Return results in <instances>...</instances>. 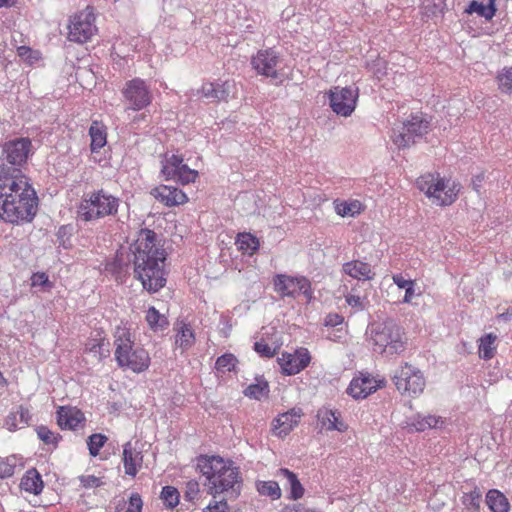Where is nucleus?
Listing matches in <instances>:
<instances>
[{"instance_id":"nucleus-1","label":"nucleus","mask_w":512,"mask_h":512,"mask_svg":"<svg viewBox=\"0 0 512 512\" xmlns=\"http://www.w3.org/2000/svg\"><path fill=\"white\" fill-rule=\"evenodd\" d=\"M129 250L134 277L151 294L161 290L167 282L164 269L166 253L157 243L156 233L147 228L139 230Z\"/></svg>"},{"instance_id":"nucleus-2","label":"nucleus","mask_w":512,"mask_h":512,"mask_svg":"<svg viewBox=\"0 0 512 512\" xmlns=\"http://www.w3.org/2000/svg\"><path fill=\"white\" fill-rule=\"evenodd\" d=\"M37 196L19 169L0 171V217L10 223L31 221L36 214Z\"/></svg>"},{"instance_id":"nucleus-3","label":"nucleus","mask_w":512,"mask_h":512,"mask_svg":"<svg viewBox=\"0 0 512 512\" xmlns=\"http://www.w3.org/2000/svg\"><path fill=\"white\" fill-rule=\"evenodd\" d=\"M197 469L206 478L205 485L212 495L230 492L240 494L241 475L239 467L220 456L201 455L197 458Z\"/></svg>"},{"instance_id":"nucleus-4","label":"nucleus","mask_w":512,"mask_h":512,"mask_svg":"<svg viewBox=\"0 0 512 512\" xmlns=\"http://www.w3.org/2000/svg\"><path fill=\"white\" fill-rule=\"evenodd\" d=\"M115 360L122 369L142 373L150 366V356L146 349L135 345L132 333L125 326H117L114 331Z\"/></svg>"},{"instance_id":"nucleus-5","label":"nucleus","mask_w":512,"mask_h":512,"mask_svg":"<svg viewBox=\"0 0 512 512\" xmlns=\"http://www.w3.org/2000/svg\"><path fill=\"white\" fill-rule=\"evenodd\" d=\"M121 200L109 191L100 188L85 192L77 207V218L85 223L97 222L118 215Z\"/></svg>"},{"instance_id":"nucleus-6","label":"nucleus","mask_w":512,"mask_h":512,"mask_svg":"<svg viewBox=\"0 0 512 512\" xmlns=\"http://www.w3.org/2000/svg\"><path fill=\"white\" fill-rule=\"evenodd\" d=\"M367 335L373 351L386 358H392L406 350L404 333L392 320L371 324Z\"/></svg>"},{"instance_id":"nucleus-7","label":"nucleus","mask_w":512,"mask_h":512,"mask_svg":"<svg viewBox=\"0 0 512 512\" xmlns=\"http://www.w3.org/2000/svg\"><path fill=\"white\" fill-rule=\"evenodd\" d=\"M416 185L418 189L432 199L433 203L439 206L451 205L457 199L460 190L459 184L444 178H440L439 174L428 173L420 176Z\"/></svg>"},{"instance_id":"nucleus-8","label":"nucleus","mask_w":512,"mask_h":512,"mask_svg":"<svg viewBox=\"0 0 512 512\" xmlns=\"http://www.w3.org/2000/svg\"><path fill=\"white\" fill-rule=\"evenodd\" d=\"M430 129V118L422 112H416L410 114L401 126L393 128L390 138L399 149H404L416 143L417 139L425 136Z\"/></svg>"},{"instance_id":"nucleus-9","label":"nucleus","mask_w":512,"mask_h":512,"mask_svg":"<svg viewBox=\"0 0 512 512\" xmlns=\"http://www.w3.org/2000/svg\"><path fill=\"white\" fill-rule=\"evenodd\" d=\"M393 381L400 393L411 397L420 395L426 384L423 373L408 363H404L396 370Z\"/></svg>"},{"instance_id":"nucleus-10","label":"nucleus","mask_w":512,"mask_h":512,"mask_svg":"<svg viewBox=\"0 0 512 512\" xmlns=\"http://www.w3.org/2000/svg\"><path fill=\"white\" fill-rule=\"evenodd\" d=\"M252 69L258 75L278 80L282 76L283 58L281 54L273 48L260 49L251 57Z\"/></svg>"},{"instance_id":"nucleus-11","label":"nucleus","mask_w":512,"mask_h":512,"mask_svg":"<svg viewBox=\"0 0 512 512\" xmlns=\"http://www.w3.org/2000/svg\"><path fill=\"white\" fill-rule=\"evenodd\" d=\"M121 93L124 101L128 104V109L133 111H140L146 108L153 99L150 85L139 77L126 81Z\"/></svg>"},{"instance_id":"nucleus-12","label":"nucleus","mask_w":512,"mask_h":512,"mask_svg":"<svg viewBox=\"0 0 512 512\" xmlns=\"http://www.w3.org/2000/svg\"><path fill=\"white\" fill-rule=\"evenodd\" d=\"M161 173L165 180H174L182 185L195 182L198 172L188 167L181 156L166 154L162 160Z\"/></svg>"},{"instance_id":"nucleus-13","label":"nucleus","mask_w":512,"mask_h":512,"mask_svg":"<svg viewBox=\"0 0 512 512\" xmlns=\"http://www.w3.org/2000/svg\"><path fill=\"white\" fill-rule=\"evenodd\" d=\"M274 291L282 298H296L300 294L311 297V283L304 276H290L287 274H276L273 277Z\"/></svg>"},{"instance_id":"nucleus-14","label":"nucleus","mask_w":512,"mask_h":512,"mask_svg":"<svg viewBox=\"0 0 512 512\" xmlns=\"http://www.w3.org/2000/svg\"><path fill=\"white\" fill-rule=\"evenodd\" d=\"M358 96V88L334 87L329 91V104L337 115L348 117L356 108Z\"/></svg>"},{"instance_id":"nucleus-15","label":"nucleus","mask_w":512,"mask_h":512,"mask_svg":"<svg viewBox=\"0 0 512 512\" xmlns=\"http://www.w3.org/2000/svg\"><path fill=\"white\" fill-rule=\"evenodd\" d=\"M32 153V142L27 137L15 138L2 145V156L12 166L22 167Z\"/></svg>"},{"instance_id":"nucleus-16","label":"nucleus","mask_w":512,"mask_h":512,"mask_svg":"<svg viewBox=\"0 0 512 512\" xmlns=\"http://www.w3.org/2000/svg\"><path fill=\"white\" fill-rule=\"evenodd\" d=\"M94 17L91 13L81 12L73 16L69 25L70 41L85 43L95 33Z\"/></svg>"},{"instance_id":"nucleus-17","label":"nucleus","mask_w":512,"mask_h":512,"mask_svg":"<svg viewBox=\"0 0 512 512\" xmlns=\"http://www.w3.org/2000/svg\"><path fill=\"white\" fill-rule=\"evenodd\" d=\"M311 356L306 348H299L294 353H282L278 363L285 375H295L304 370L310 363Z\"/></svg>"},{"instance_id":"nucleus-18","label":"nucleus","mask_w":512,"mask_h":512,"mask_svg":"<svg viewBox=\"0 0 512 512\" xmlns=\"http://www.w3.org/2000/svg\"><path fill=\"white\" fill-rule=\"evenodd\" d=\"M382 383L383 381L377 380L371 374L360 372L351 380L347 393L354 399H364L380 388Z\"/></svg>"},{"instance_id":"nucleus-19","label":"nucleus","mask_w":512,"mask_h":512,"mask_svg":"<svg viewBox=\"0 0 512 512\" xmlns=\"http://www.w3.org/2000/svg\"><path fill=\"white\" fill-rule=\"evenodd\" d=\"M151 195L167 207L183 205L188 201L187 195L179 188L160 185L151 190Z\"/></svg>"},{"instance_id":"nucleus-20","label":"nucleus","mask_w":512,"mask_h":512,"mask_svg":"<svg viewBox=\"0 0 512 512\" xmlns=\"http://www.w3.org/2000/svg\"><path fill=\"white\" fill-rule=\"evenodd\" d=\"M137 444L128 441L123 445L122 462L125 474L131 477L137 475L143 464V454Z\"/></svg>"},{"instance_id":"nucleus-21","label":"nucleus","mask_w":512,"mask_h":512,"mask_svg":"<svg viewBox=\"0 0 512 512\" xmlns=\"http://www.w3.org/2000/svg\"><path fill=\"white\" fill-rule=\"evenodd\" d=\"M301 416L302 410L300 408H292L279 414L272 423L273 433L278 437L288 435L299 424Z\"/></svg>"},{"instance_id":"nucleus-22","label":"nucleus","mask_w":512,"mask_h":512,"mask_svg":"<svg viewBox=\"0 0 512 512\" xmlns=\"http://www.w3.org/2000/svg\"><path fill=\"white\" fill-rule=\"evenodd\" d=\"M317 419L321 427L327 431L345 432L348 425L342 420L341 413L337 409L321 407L317 411Z\"/></svg>"},{"instance_id":"nucleus-23","label":"nucleus","mask_w":512,"mask_h":512,"mask_svg":"<svg viewBox=\"0 0 512 512\" xmlns=\"http://www.w3.org/2000/svg\"><path fill=\"white\" fill-rule=\"evenodd\" d=\"M231 84L229 81L216 80L213 82H204L200 93L209 102L216 103L227 101L230 95Z\"/></svg>"},{"instance_id":"nucleus-24","label":"nucleus","mask_w":512,"mask_h":512,"mask_svg":"<svg viewBox=\"0 0 512 512\" xmlns=\"http://www.w3.org/2000/svg\"><path fill=\"white\" fill-rule=\"evenodd\" d=\"M131 254L117 252L115 257L106 263L105 270L110 273L116 281L123 282L129 273V266L132 263Z\"/></svg>"},{"instance_id":"nucleus-25","label":"nucleus","mask_w":512,"mask_h":512,"mask_svg":"<svg viewBox=\"0 0 512 512\" xmlns=\"http://www.w3.org/2000/svg\"><path fill=\"white\" fill-rule=\"evenodd\" d=\"M84 414L75 408L60 407L57 411V423L61 429L76 430L83 426Z\"/></svg>"},{"instance_id":"nucleus-26","label":"nucleus","mask_w":512,"mask_h":512,"mask_svg":"<svg viewBox=\"0 0 512 512\" xmlns=\"http://www.w3.org/2000/svg\"><path fill=\"white\" fill-rule=\"evenodd\" d=\"M32 419V415L27 407L22 405L18 406L16 410L11 411L6 419L5 425L8 430L15 431L28 426Z\"/></svg>"},{"instance_id":"nucleus-27","label":"nucleus","mask_w":512,"mask_h":512,"mask_svg":"<svg viewBox=\"0 0 512 512\" xmlns=\"http://www.w3.org/2000/svg\"><path fill=\"white\" fill-rule=\"evenodd\" d=\"M343 272L357 280H371L374 276L371 265L360 260H353L343 264Z\"/></svg>"},{"instance_id":"nucleus-28","label":"nucleus","mask_w":512,"mask_h":512,"mask_svg":"<svg viewBox=\"0 0 512 512\" xmlns=\"http://www.w3.org/2000/svg\"><path fill=\"white\" fill-rule=\"evenodd\" d=\"M43 487L44 483L42 477L35 468L27 470L20 482V488L22 490L34 495L40 494Z\"/></svg>"},{"instance_id":"nucleus-29","label":"nucleus","mask_w":512,"mask_h":512,"mask_svg":"<svg viewBox=\"0 0 512 512\" xmlns=\"http://www.w3.org/2000/svg\"><path fill=\"white\" fill-rule=\"evenodd\" d=\"M393 283L399 288L405 290V295L402 303L410 304L416 296H420L422 292L416 289V282L410 278H406L402 273L392 275Z\"/></svg>"},{"instance_id":"nucleus-30","label":"nucleus","mask_w":512,"mask_h":512,"mask_svg":"<svg viewBox=\"0 0 512 512\" xmlns=\"http://www.w3.org/2000/svg\"><path fill=\"white\" fill-rule=\"evenodd\" d=\"M85 352L93 353L99 360L106 358L109 353V342L97 332L96 337L89 338L85 344Z\"/></svg>"},{"instance_id":"nucleus-31","label":"nucleus","mask_w":512,"mask_h":512,"mask_svg":"<svg viewBox=\"0 0 512 512\" xmlns=\"http://www.w3.org/2000/svg\"><path fill=\"white\" fill-rule=\"evenodd\" d=\"M89 135L91 138L90 149L91 152H98L107 143L106 127L98 121H93L89 128Z\"/></svg>"},{"instance_id":"nucleus-32","label":"nucleus","mask_w":512,"mask_h":512,"mask_svg":"<svg viewBox=\"0 0 512 512\" xmlns=\"http://www.w3.org/2000/svg\"><path fill=\"white\" fill-rule=\"evenodd\" d=\"M439 424H443L441 417H437L435 415L423 416L418 414L410 418L408 427L410 429H414L417 432H422L429 428H436Z\"/></svg>"},{"instance_id":"nucleus-33","label":"nucleus","mask_w":512,"mask_h":512,"mask_svg":"<svg viewBox=\"0 0 512 512\" xmlns=\"http://www.w3.org/2000/svg\"><path fill=\"white\" fill-rule=\"evenodd\" d=\"M486 504L492 512H508L510 508L507 497L496 489L487 492Z\"/></svg>"},{"instance_id":"nucleus-34","label":"nucleus","mask_w":512,"mask_h":512,"mask_svg":"<svg viewBox=\"0 0 512 512\" xmlns=\"http://www.w3.org/2000/svg\"><path fill=\"white\" fill-rule=\"evenodd\" d=\"M278 475L287 479L290 488V498L298 500L304 495V487L297 478V475L287 468H281L278 470Z\"/></svg>"},{"instance_id":"nucleus-35","label":"nucleus","mask_w":512,"mask_h":512,"mask_svg":"<svg viewBox=\"0 0 512 512\" xmlns=\"http://www.w3.org/2000/svg\"><path fill=\"white\" fill-rule=\"evenodd\" d=\"M145 320L154 332L163 331L169 326L167 317L161 314L155 307L151 306L146 311Z\"/></svg>"},{"instance_id":"nucleus-36","label":"nucleus","mask_w":512,"mask_h":512,"mask_svg":"<svg viewBox=\"0 0 512 512\" xmlns=\"http://www.w3.org/2000/svg\"><path fill=\"white\" fill-rule=\"evenodd\" d=\"M495 0H489L488 4H484L482 2H478L473 0L470 2L468 7L465 9V13L467 14H473L476 13L477 15L485 18V20H491L496 13V7L494 4Z\"/></svg>"},{"instance_id":"nucleus-37","label":"nucleus","mask_w":512,"mask_h":512,"mask_svg":"<svg viewBox=\"0 0 512 512\" xmlns=\"http://www.w3.org/2000/svg\"><path fill=\"white\" fill-rule=\"evenodd\" d=\"M236 244L243 254L253 255L260 246L259 239L251 233H240L237 236Z\"/></svg>"},{"instance_id":"nucleus-38","label":"nucleus","mask_w":512,"mask_h":512,"mask_svg":"<svg viewBox=\"0 0 512 512\" xmlns=\"http://www.w3.org/2000/svg\"><path fill=\"white\" fill-rule=\"evenodd\" d=\"M497 337L492 333H488L480 338L478 345L479 357L484 360H490L496 352L495 341Z\"/></svg>"},{"instance_id":"nucleus-39","label":"nucleus","mask_w":512,"mask_h":512,"mask_svg":"<svg viewBox=\"0 0 512 512\" xmlns=\"http://www.w3.org/2000/svg\"><path fill=\"white\" fill-rule=\"evenodd\" d=\"M195 341V336L189 324L182 323L175 337V344L183 350L189 349Z\"/></svg>"},{"instance_id":"nucleus-40","label":"nucleus","mask_w":512,"mask_h":512,"mask_svg":"<svg viewBox=\"0 0 512 512\" xmlns=\"http://www.w3.org/2000/svg\"><path fill=\"white\" fill-rule=\"evenodd\" d=\"M256 489L262 496L277 500L281 497V489L276 481H257Z\"/></svg>"},{"instance_id":"nucleus-41","label":"nucleus","mask_w":512,"mask_h":512,"mask_svg":"<svg viewBox=\"0 0 512 512\" xmlns=\"http://www.w3.org/2000/svg\"><path fill=\"white\" fill-rule=\"evenodd\" d=\"M482 500V493L478 487H475L472 491L464 493L462 497L463 505L470 511L476 512L480 508Z\"/></svg>"},{"instance_id":"nucleus-42","label":"nucleus","mask_w":512,"mask_h":512,"mask_svg":"<svg viewBox=\"0 0 512 512\" xmlns=\"http://www.w3.org/2000/svg\"><path fill=\"white\" fill-rule=\"evenodd\" d=\"M161 499L167 508H175L179 504L180 499L178 489L173 486H164L161 491Z\"/></svg>"},{"instance_id":"nucleus-43","label":"nucleus","mask_w":512,"mask_h":512,"mask_svg":"<svg viewBox=\"0 0 512 512\" xmlns=\"http://www.w3.org/2000/svg\"><path fill=\"white\" fill-rule=\"evenodd\" d=\"M498 88L502 93H512V66L503 68L496 77Z\"/></svg>"},{"instance_id":"nucleus-44","label":"nucleus","mask_w":512,"mask_h":512,"mask_svg":"<svg viewBox=\"0 0 512 512\" xmlns=\"http://www.w3.org/2000/svg\"><path fill=\"white\" fill-rule=\"evenodd\" d=\"M238 363L237 358L231 353H225L217 358L215 368L218 372L226 373L235 369Z\"/></svg>"},{"instance_id":"nucleus-45","label":"nucleus","mask_w":512,"mask_h":512,"mask_svg":"<svg viewBox=\"0 0 512 512\" xmlns=\"http://www.w3.org/2000/svg\"><path fill=\"white\" fill-rule=\"evenodd\" d=\"M108 438L101 434L95 433L88 437L87 445L91 456L96 457L99 454L100 449L105 445Z\"/></svg>"},{"instance_id":"nucleus-46","label":"nucleus","mask_w":512,"mask_h":512,"mask_svg":"<svg viewBox=\"0 0 512 512\" xmlns=\"http://www.w3.org/2000/svg\"><path fill=\"white\" fill-rule=\"evenodd\" d=\"M38 438L47 445L57 446L61 436L44 425H40L36 428Z\"/></svg>"},{"instance_id":"nucleus-47","label":"nucleus","mask_w":512,"mask_h":512,"mask_svg":"<svg viewBox=\"0 0 512 512\" xmlns=\"http://www.w3.org/2000/svg\"><path fill=\"white\" fill-rule=\"evenodd\" d=\"M73 234L72 225H62L56 232V238L59 246L64 249H70L72 247L71 237Z\"/></svg>"},{"instance_id":"nucleus-48","label":"nucleus","mask_w":512,"mask_h":512,"mask_svg":"<svg viewBox=\"0 0 512 512\" xmlns=\"http://www.w3.org/2000/svg\"><path fill=\"white\" fill-rule=\"evenodd\" d=\"M17 466V457L11 455L6 458L0 459V479L9 478L13 476Z\"/></svg>"},{"instance_id":"nucleus-49","label":"nucleus","mask_w":512,"mask_h":512,"mask_svg":"<svg viewBox=\"0 0 512 512\" xmlns=\"http://www.w3.org/2000/svg\"><path fill=\"white\" fill-rule=\"evenodd\" d=\"M268 383L266 381L258 382L255 384L249 385L245 389V395L254 398V399H261L264 395L268 393Z\"/></svg>"},{"instance_id":"nucleus-50","label":"nucleus","mask_w":512,"mask_h":512,"mask_svg":"<svg viewBox=\"0 0 512 512\" xmlns=\"http://www.w3.org/2000/svg\"><path fill=\"white\" fill-rule=\"evenodd\" d=\"M360 203L358 201L342 202L336 206V211L341 216L354 215L359 213Z\"/></svg>"},{"instance_id":"nucleus-51","label":"nucleus","mask_w":512,"mask_h":512,"mask_svg":"<svg viewBox=\"0 0 512 512\" xmlns=\"http://www.w3.org/2000/svg\"><path fill=\"white\" fill-rule=\"evenodd\" d=\"M31 285L33 287H41L45 290H49L53 287L48 276L44 272H36L31 277Z\"/></svg>"},{"instance_id":"nucleus-52","label":"nucleus","mask_w":512,"mask_h":512,"mask_svg":"<svg viewBox=\"0 0 512 512\" xmlns=\"http://www.w3.org/2000/svg\"><path fill=\"white\" fill-rule=\"evenodd\" d=\"M81 486L86 489L97 488L104 485V481L100 477L94 475H81L79 476Z\"/></svg>"},{"instance_id":"nucleus-53","label":"nucleus","mask_w":512,"mask_h":512,"mask_svg":"<svg viewBox=\"0 0 512 512\" xmlns=\"http://www.w3.org/2000/svg\"><path fill=\"white\" fill-rule=\"evenodd\" d=\"M254 350L261 356L272 358L276 354V348L271 347L264 340L254 343Z\"/></svg>"},{"instance_id":"nucleus-54","label":"nucleus","mask_w":512,"mask_h":512,"mask_svg":"<svg viewBox=\"0 0 512 512\" xmlns=\"http://www.w3.org/2000/svg\"><path fill=\"white\" fill-rule=\"evenodd\" d=\"M200 492L199 483L196 480H190L186 483V489H185V500L187 501H193L198 497V494Z\"/></svg>"},{"instance_id":"nucleus-55","label":"nucleus","mask_w":512,"mask_h":512,"mask_svg":"<svg viewBox=\"0 0 512 512\" xmlns=\"http://www.w3.org/2000/svg\"><path fill=\"white\" fill-rule=\"evenodd\" d=\"M142 499L139 494L133 493L129 498V503L124 512H141L142 510ZM119 512V511H116Z\"/></svg>"},{"instance_id":"nucleus-56","label":"nucleus","mask_w":512,"mask_h":512,"mask_svg":"<svg viewBox=\"0 0 512 512\" xmlns=\"http://www.w3.org/2000/svg\"><path fill=\"white\" fill-rule=\"evenodd\" d=\"M345 300L349 306L355 309V311H361L365 308L363 299L360 296L348 294Z\"/></svg>"},{"instance_id":"nucleus-57","label":"nucleus","mask_w":512,"mask_h":512,"mask_svg":"<svg viewBox=\"0 0 512 512\" xmlns=\"http://www.w3.org/2000/svg\"><path fill=\"white\" fill-rule=\"evenodd\" d=\"M229 507L226 500L215 501L210 503L203 512H228Z\"/></svg>"},{"instance_id":"nucleus-58","label":"nucleus","mask_w":512,"mask_h":512,"mask_svg":"<svg viewBox=\"0 0 512 512\" xmlns=\"http://www.w3.org/2000/svg\"><path fill=\"white\" fill-rule=\"evenodd\" d=\"M427 6L428 12L432 15L443 14L445 8V0H429Z\"/></svg>"},{"instance_id":"nucleus-59","label":"nucleus","mask_w":512,"mask_h":512,"mask_svg":"<svg viewBox=\"0 0 512 512\" xmlns=\"http://www.w3.org/2000/svg\"><path fill=\"white\" fill-rule=\"evenodd\" d=\"M344 318L337 313H329L324 320L326 326L335 327L342 324Z\"/></svg>"},{"instance_id":"nucleus-60","label":"nucleus","mask_w":512,"mask_h":512,"mask_svg":"<svg viewBox=\"0 0 512 512\" xmlns=\"http://www.w3.org/2000/svg\"><path fill=\"white\" fill-rule=\"evenodd\" d=\"M6 47L5 43H0V69H5L7 66V58L5 57Z\"/></svg>"},{"instance_id":"nucleus-61","label":"nucleus","mask_w":512,"mask_h":512,"mask_svg":"<svg viewBox=\"0 0 512 512\" xmlns=\"http://www.w3.org/2000/svg\"><path fill=\"white\" fill-rule=\"evenodd\" d=\"M484 179V176L482 174L480 175H477L475 176L473 179H472V186H473V189L477 192L480 191V188L482 186V181Z\"/></svg>"},{"instance_id":"nucleus-62","label":"nucleus","mask_w":512,"mask_h":512,"mask_svg":"<svg viewBox=\"0 0 512 512\" xmlns=\"http://www.w3.org/2000/svg\"><path fill=\"white\" fill-rule=\"evenodd\" d=\"M283 512H303L301 504H294L284 507Z\"/></svg>"},{"instance_id":"nucleus-63","label":"nucleus","mask_w":512,"mask_h":512,"mask_svg":"<svg viewBox=\"0 0 512 512\" xmlns=\"http://www.w3.org/2000/svg\"><path fill=\"white\" fill-rule=\"evenodd\" d=\"M16 0H0V8L11 7L15 4Z\"/></svg>"},{"instance_id":"nucleus-64","label":"nucleus","mask_w":512,"mask_h":512,"mask_svg":"<svg viewBox=\"0 0 512 512\" xmlns=\"http://www.w3.org/2000/svg\"><path fill=\"white\" fill-rule=\"evenodd\" d=\"M498 318L499 319H502V320H505V321H508L512 318V313H509L508 311L507 312H504V313H501L498 315Z\"/></svg>"}]
</instances>
